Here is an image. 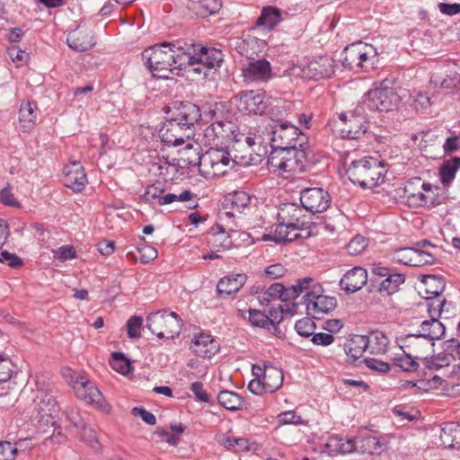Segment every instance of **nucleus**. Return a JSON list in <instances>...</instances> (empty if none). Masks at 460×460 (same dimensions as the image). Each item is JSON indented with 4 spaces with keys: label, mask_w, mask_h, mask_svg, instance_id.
<instances>
[{
    "label": "nucleus",
    "mask_w": 460,
    "mask_h": 460,
    "mask_svg": "<svg viewBox=\"0 0 460 460\" xmlns=\"http://www.w3.org/2000/svg\"><path fill=\"white\" fill-rule=\"evenodd\" d=\"M142 58L153 76L163 79L170 78L175 70L188 69L191 58L184 47L166 41L146 49Z\"/></svg>",
    "instance_id": "nucleus-1"
},
{
    "label": "nucleus",
    "mask_w": 460,
    "mask_h": 460,
    "mask_svg": "<svg viewBox=\"0 0 460 460\" xmlns=\"http://www.w3.org/2000/svg\"><path fill=\"white\" fill-rule=\"evenodd\" d=\"M296 121H289V172H305L310 167L307 158L308 137L305 130L311 127L312 115L297 113Z\"/></svg>",
    "instance_id": "nucleus-2"
},
{
    "label": "nucleus",
    "mask_w": 460,
    "mask_h": 460,
    "mask_svg": "<svg viewBox=\"0 0 460 460\" xmlns=\"http://www.w3.org/2000/svg\"><path fill=\"white\" fill-rule=\"evenodd\" d=\"M296 181L289 177V206L301 204L303 208L313 214L325 211L331 205L330 194L322 188H306L305 180Z\"/></svg>",
    "instance_id": "nucleus-3"
},
{
    "label": "nucleus",
    "mask_w": 460,
    "mask_h": 460,
    "mask_svg": "<svg viewBox=\"0 0 460 460\" xmlns=\"http://www.w3.org/2000/svg\"><path fill=\"white\" fill-rule=\"evenodd\" d=\"M386 172L383 163L372 156L353 160L346 170L349 181L362 189H372L382 184Z\"/></svg>",
    "instance_id": "nucleus-4"
},
{
    "label": "nucleus",
    "mask_w": 460,
    "mask_h": 460,
    "mask_svg": "<svg viewBox=\"0 0 460 460\" xmlns=\"http://www.w3.org/2000/svg\"><path fill=\"white\" fill-rule=\"evenodd\" d=\"M335 72V61L330 56H320L309 59L296 58L289 65V78L314 79L330 78Z\"/></svg>",
    "instance_id": "nucleus-5"
},
{
    "label": "nucleus",
    "mask_w": 460,
    "mask_h": 460,
    "mask_svg": "<svg viewBox=\"0 0 460 460\" xmlns=\"http://www.w3.org/2000/svg\"><path fill=\"white\" fill-rule=\"evenodd\" d=\"M203 135L207 142L212 143L217 139H233L236 144L243 141V138L249 147L253 145H262L264 138L261 134L260 128H254L253 132L250 131L247 136L236 133V126L230 120L222 119L206 125Z\"/></svg>",
    "instance_id": "nucleus-6"
},
{
    "label": "nucleus",
    "mask_w": 460,
    "mask_h": 460,
    "mask_svg": "<svg viewBox=\"0 0 460 460\" xmlns=\"http://www.w3.org/2000/svg\"><path fill=\"white\" fill-rule=\"evenodd\" d=\"M182 327V320L175 312L160 310L146 317V328L159 339L172 340L178 337Z\"/></svg>",
    "instance_id": "nucleus-7"
},
{
    "label": "nucleus",
    "mask_w": 460,
    "mask_h": 460,
    "mask_svg": "<svg viewBox=\"0 0 460 460\" xmlns=\"http://www.w3.org/2000/svg\"><path fill=\"white\" fill-rule=\"evenodd\" d=\"M372 278L370 282L373 289L382 296H392L399 291L400 287L405 282L406 276L396 271L394 268L375 263L371 269Z\"/></svg>",
    "instance_id": "nucleus-8"
},
{
    "label": "nucleus",
    "mask_w": 460,
    "mask_h": 460,
    "mask_svg": "<svg viewBox=\"0 0 460 460\" xmlns=\"http://www.w3.org/2000/svg\"><path fill=\"white\" fill-rule=\"evenodd\" d=\"M391 84L388 79L376 83L375 88L367 93L364 104L371 111H392L400 102V96Z\"/></svg>",
    "instance_id": "nucleus-9"
},
{
    "label": "nucleus",
    "mask_w": 460,
    "mask_h": 460,
    "mask_svg": "<svg viewBox=\"0 0 460 460\" xmlns=\"http://www.w3.org/2000/svg\"><path fill=\"white\" fill-rule=\"evenodd\" d=\"M185 53L191 58L188 68L192 67L196 74L203 73L207 75L205 68L212 69L220 67L224 61V55L221 50L215 48H205L200 45H190L185 48Z\"/></svg>",
    "instance_id": "nucleus-10"
},
{
    "label": "nucleus",
    "mask_w": 460,
    "mask_h": 460,
    "mask_svg": "<svg viewBox=\"0 0 460 460\" xmlns=\"http://www.w3.org/2000/svg\"><path fill=\"white\" fill-rule=\"evenodd\" d=\"M339 119L341 122L340 133L342 138L358 140L365 136L368 128V122L362 106L354 110L341 112Z\"/></svg>",
    "instance_id": "nucleus-11"
},
{
    "label": "nucleus",
    "mask_w": 460,
    "mask_h": 460,
    "mask_svg": "<svg viewBox=\"0 0 460 460\" xmlns=\"http://www.w3.org/2000/svg\"><path fill=\"white\" fill-rule=\"evenodd\" d=\"M232 155L225 149L210 148L203 154L200 174L207 179L219 177L232 168Z\"/></svg>",
    "instance_id": "nucleus-12"
},
{
    "label": "nucleus",
    "mask_w": 460,
    "mask_h": 460,
    "mask_svg": "<svg viewBox=\"0 0 460 460\" xmlns=\"http://www.w3.org/2000/svg\"><path fill=\"white\" fill-rule=\"evenodd\" d=\"M322 286L317 285L303 296V304L305 305L307 314L314 319H321L323 315L329 314L337 307V299L321 294Z\"/></svg>",
    "instance_id": "nucleus-13"
},
{
    "label": "nucleus",
    "mask_w": 460,
    "mask_h": 460,
    "mask_svg": "<svg viewBox=\"0 0 460 460\" xmlns=\"http://www.w3.org/2000/svg\"><path fill=\"white\" fill-rule=\"evenodd\" d=\"M172 118L193 135L195 127L200 123L201 109L190 102H175L172 110Z\"/></svg>",
    "instance_id": "nucleus-14"
},
{
    "label": "nucleus",
    "mask_w": 460,
    "mask_h": 460,
    "mask_svg": "<svg viewBox=\"0 0 460 460\" xmlns=\"http://www.w3.org/2000/svg\"><path fill=\"white\" fill-rule=\"evenodd\" d=\"M191 136V132L187 130L172 117L166 119L159 129L161 141L169 146H181Z\"/></svg>",
    "instance_id": "nucleus-15"
},
{
    "label": "nucleus",
    "mask_w": 460,
    "mask_h": 460,
    "mask_svg": "<svg viewBox=\"0 0 460 460\" xmlns=\"http://www.w3.org/2000/svg\"><path fill=\"white\" fill-rule=\"evenodd\" d=\"M73 386L79 398L86 402L95 404L107 412L110 411L111 407L106 403L102 393L93 382L84 376H77Z\"/></svg>",
    "instance_id": "nucleus-16"
},
{
    "label": "nucleus",
    "mask_w": 460,
    "mask_h": 460,
    "mask_svg": "<svg viewBox=\"0 0 460 460\" xmlns=\"http://www.w3.org/2000/svg\"><path fill=\"white\" fill-rule=\"evenodd\" d=\"M264 97V93L260 91H242L235 97L237 109L249 114H262L267 108Z\"/></svg>",
    "instance_id": "nucleus-17"
},
{
    "label": "nucleus",
    "mask_w": 460,
    "mask_h": 460,
    "mask_svg": "<svg viewBox=\"0 0 460 460\" xmlns=\"http://www.w3.org/2000/svg\"><path fill=\"white\" fill-rule=\"evenodd\" d=\"M242 73L245 82H267L271 77L270 63L265 58H254L242 68Z\"/></svg>",
    "instance_id": "nucleus-18"
},
{
    "label": "nucleus",
    "mask_w": 460,
    "mask_h": 460,
    "mask_svg": "<svg viewBox=\"0 0 460 460\" xmlns=\"http://www.w3.org/2000/svg\"><path fill=\"white\" fill-rule=\"evenodd\" d=\"M288 312L280 304L270 310L269 315L260 310L249 309V321L252 325L261 328H269L270 325L279 324L283 320V314Z\"/></svg>",
    "instance_id": "nucleus-19"
},
{
    "label": "nucleus",
    "mask_w": 460,
    "mask_h": 460,
    "mask_svg": "<svg viewBox=\"0 0 460 460\" xmlns=\"http://www.w3.org/2000/svg\"><path fill=\"white\" fill-rule=\"evenodd\" d=\"M63 181L66 188L74 191H82L87 182L84 168L77 162L67 164L63 171Z\"/></svg>",
    "instance_id": "nucleus-20"
},
{
    "label": "nucleus",
    "mask_w": 460,
    "mask_h": 460,
    "mask_svg": "<svg viewBox=\"0 0 460 460\" xmlns=\"http://www.w3.org/2000/svg\"><path fill=\"white\" fill-rule=\"evenodd\" d=\"M367 271L362 267H354L347 271L340 280V287L348 294L361 289L367 282Z\"/></svg>",
    "instance_id": "nucleus-21"
},
{
    "label": "nucleus",
    "mask_w": 460,
    "mask_h": 460,
    "mask_svg": "<svg viewBox=\"0 0 460 460\" xmlns=\"http://www.w3.org/2000/svg\"><path fill=\"white\" fill-rule=\"evenodd\" d=\"M354 444V452L361 454L376 455L380 454L387 441L384 438H378L369 434H359L351 438Z\"/></svg>",
    "instance_id": "nucleus-22"
},
{
    "label": "nucleus",
    "mask_w": 460,
    "mask_h": 460,
    "mask_svg": "<svg viewBox=\"0 0 460 460\" xmlns=\"http://www.w3.org/2000/svg\"><path fill=\"white\" fill-rule=\"evenodd\" d=\"M282 21L281 12L273 6H264L254 24L248 29L249 32L256 30L272 31Z\"/></svg>",
    "instance_id": "nucleus-23"
},
{
    "label": "nucleus",
    "mask_w": 460,
    "mask_h": 460,
    "mask_svg": "<svg viewBox=\"0 0 460 460\" xmlns=\"http://www.w3.org/2000/svg\"><path fill=\"white\" fill-rule=\"evenodd\" d=\"M319 452L329 456H334L338 454H350L354 452V444L350 438L330 437L326 442L319 446Z\"/></svg>",
    "instance_id": "nucleus-24"
},
{
    "label": "nucleus",
    "mask_w": 460,
    "mask_h": 460,
    "mask_svg": "<svg viewBox=\"0 0 460 460\" xmlns=\"http://www.w3.org/2000/svg\"><path fill=\"white\" fill-rule=\"evenodd\" d=\"M190 349L198 357L210 358L219 350V345L211 335L200 333L192 341Z\"/></svg>",
    "instance_id": "nucleus-25"
},
{
    "label": "nucleus",
    "mask_w": 460,
    "mask_h": 460,
    "mask_svg": "<svg viewBox=\"0 0 460 460\" xmlns=\"http://www.w3.org/2000/svg\"><path fill=\"white\" fill-rule=\"evenodd\" d=\"M66 43L72 49L84 52L91 49L95 42L91 32L87 30H75L67 34Z\"/></svg>",
    "instance_id": "nucleus-26"
},
{
    "label": "nucleus",
    "mask_w": 460,
    "mask_h": 460,
    "mask_svg": "<svg viewBox=\"0 0 460 460\" xmlns=\"http://www.w3.org/2000/svg\"><path fill=\"white\" fill-rule=\"evenodd\" d=\"M247 277L245 274H231L219 279L217 285V291L220 296H230L238 292L245 284Z\"/></svg>",
    "instance_id": "nucleus-27"
},
{
    "label": "nucleus",
    "mask_w": 460,
    "mask_h": 460,
    "mask_svg": "<svg viewBox=\"0 0 460 460\" xmlns=\"http://www.w3.org/2000/svg\"><path fill=\"white\" fill-rule=\"evenodd\" d=\"M420 189L424 190V196H418L415 199L414 205H423V207H436L443 203L445 196L439 194L440 188L432 185L429 182H422Z\"/></svg>",
    "instance_id": "nucleus-28"
},
{
    "label": "nucleus",
    "mask_w": 460,
    "mask_h": 460,
    "mask_svg": "<svg viewBox=\"0 0 460 460\" xmlns=\"http://www.w3.org/2000/svg\"><path fill=\"white\" fill-rule=\"evenodd\" d=\"M200 150L201 147L199 144H196V146L188 144L180 153L178 165L181 168L198 166L199 172H200V164H202L203 162V154L200 155Z\"/></svg>",
    "instance_id": "nucleus-29"
},
{
    "label": "nucleus",
    "mask_w": 460,
    "mask_h": 460,
    "mask_svg": "<svg viewBox=\"0 0 460 460\" xmlns=\"http://www.w3.org/2000/svg\"><path fill=\"white\" fill-rule=\"evenodd\" d=\"M264 43V40L248 35L246 38L236 40L234 48L241 56L245 57L248 60H253L259 56L258 49Z\"/></svg>",
    "instance_id": "nucleus-30"
},
{
    "label": "nucleus",
    "mask_w": 460,
    "mask_h": 460,
    "mask_svg": "<svg viewBox=\"0 0 460 460\" xmlns=\"http://www.w3.org/2000/svg\"><path fill=\"white\" fill-rule=\"evenodd\" d=\"M443 349L445 351L450 352L449 355H445L443 357H437L430 361L427 362V367L429 369H438L444 366H447L449 364V360L451 358H454L452 353L456 352L460 360V341L458 339H449L443 343Z\"/></svg>",
    "instance_id": "nucleus-31"
},
{
    "label": "nucleus",
    "mask_w": 460,
    "mask_h": 460,
    "mask_svg": "<svg viewBox=\"0 0 460 460\" xmlns=\"http://www.w3.org/2000/svg\"><path fill=\"white\" fill-rule=\"evenodd\" d=\"M368 341L367 335H353L344 344V351L351 362L361 358L367 350Z\"/></svg>",
    "instance_id": "nucleus-32"
},
{
    "label": "nucleus",
    "mask_w": 460,
    "mask_h": 460,
    "mask_svg": "<svg viewBox=\"0 0 460 460\" xmlns=\"http://www.w3.org/2000/svg\"><path fill=\"white\" fill-rule=\"evenodd\" d=\"M359 58L358 72H368L375 68L376 64L378 61L376 49L367 43L358 41Z\"/></svg>",
    "instance_id": "nucleus-33"
},
{
    "label": "nucleus",
    "mask_w": 460,
    "mask_h": 460,
    "mask_svg": "<svg viewBox=\"0 0 460 460\" xmlns=\"http://www.w3.org/2000/svg\"><path fill=\"white\" fill-rule=\"evenodd\" d=\"M314 282V279L311 277H305L303 279H296V283L292 286H289V316H292L297 314L299 304L295 301L298 296H300L304 292L308 291L312 283Z\"/></svg>",
    "instance_id": "nucleus-34"
},
{
    "label": "nucleus",
    "mask_w": 460,
    "mask_h": 460,
    "mask_svg": "<svg viewBox=\"0 0 460 460\" xmlns=\"http://www.w3.org/2000/svg\"><path fill=\"white\" fill-rule=\"evenodd\" d=\"M440 440L445 447L460 448V424L446 422L441 428Z\"/></svg>",
    "instance_id": "nucleus-35"
},
{
    "label": "nucleus",
    "mask_w": 460,
    "mask_h": 460,
    "mask_svg": "<svg viewBox=\"0 0 460 460\" xmlns=\"http://www.w3.org/2000/svg\"><path fill=\"white\" fill-rule=\"evenodd\" d=\"M288 150L271 147L268 166L273 173L283 174L287 171Z\"/></svg>",
    "instance_id": "nucleus-36"
},
{
    "label": "nucleus",
    "mask_w": 460,
    "mask_h": 460,
    "mask_svg": "<svg viewBox=\"0 0 460 460\" xmlns=\"http://www.w3.org/2000/svg\"><path fill=\"white\" fill-rule=\"evenodd\" d=\"M311 234V222L307 217L289 220V243L298 238H306Z\"/></svg>",
    "instance_id": "nucleus-37"
},
{
    "label": "nucleus",
    "mask_w": 460,
    "mask_h": 460,
    "mask_svg": "<svg viewBox=\"0 0 460 460\" xmlns=\"http://www.w3.org/2000/svg\"><path fill=\"white\" fill-rule=\"evenodd\" d=\"M420 282L425 286V293L429 297H439L446 288L445 279L436 275H422Z\"/></svg>",
    "instance_id": "nucleus-38"
},
{
    "label": "nucleus",
    "mask_w": 460,
    "mask_h": 460,
    "mask_svg": "<svg viewBox=\"0 0 460 460\" xmlns=\"http://www.w3.org/2000/svg\"><path fill=\"white\" fill-rule=\"evenodd\" d=\"M460 168V157L454 156L446 160L439 167V178L444 186H448L454 180Z\"/></svg>",
    "instance_id": "nucleus-39"
},
{
    "label": "nucleus",
    "mask_w": 460,
    "mask_h": 460,
    "mask_svg": "<svg viewBox=\"0 0 460 460\" xmlns=\"http://www.w3.org/2000/svg\"><path fill=\"white\" fill-rule=\"evenodd\" d=\"M361 57L359 54L358 41L347 46L342 53L341 61L345 68L358 72V60Z\"/></svg>",
    "instance_id": "nucleus-40"
},
{
    "label": "nucleus",
    "mask_w": 460,
    "mask_h": 460,
    "mask_svg": "<svg viewBox=\"0 0 460 460\" xmlns=\"http://www.w3.org/2000/svg\"><path fill=\"white\" fill-rule=\"evenodd\" d=\"M201 109V119L199 126L225 119L224 107L220 103L203 105Z\"/></svg>",
    "instance_id": "nucleus-41"
},
{
    "label": "nucleus",
    "mask_w": 460,
    "mask_h": 460,
    "mask_svg": "<svg viewBox=\"0 0 460 460\" xmlns=\"http://www.w3.org/2000/svg\"><path fill=\"white\" fill-rule=\"evenodd\" d=\"M266 392L273 393L278 390L284 380L282 370L274 367H266L262 376Z\"/></svg>",
    "instance_id": "nucleus-42"
},
{
    "label": "nucleus",
    "mask_w": 460,
    "mask_h": 460,
    "mask_svg": "<svg viewBox=\"0 0 460 460\" xmlns=\"http://www.w3.org/2000/svg\"><path fill=\"white\" fill-rule=\"evenodd\" d=\"M367 349L371 354H385L389 344L388 337L380 331H374L367 336Z\"/></svg>",
    "instance_id": "nucleus-43"
},
{
    "label": "nucleus",
    "mask_w": 460,
    "mask_h": 460,
    "mask_svg": "<svg viewBox=\"0 0 460 460\" xmlns=\"http://www.w3.org/2000/svg\"><path fill=\"white\" fill-rule=\"evenodd\" d=\"M36 110L37 104L35 102L30 101L22 102L19 119L21 123H23L22 128L30 129L35 125L37 119Z\"/></svg>",
    "instance_id": "nucleus-44"
},
{
    "label": "nucleus",
    "mask_w": 460,
    "mask_h": 460,
    "mask_svg": "<svg viewBox=\"0 0 460 460\" xmlns=\"http://www.w3.org/2000/svg\"><path fill=\"white\" fill-rule=\"evenodd\" d=\"M421 179L419 177H415L410 181H408L402 189V195L401 196L402 199H405V202L410 208H421L423 205H413L415 204V199H417L418 196H424V190H418L416 191L415 190V184H420Z\"/></svg>",
    "instance_id": "nucleus-45"
},
{
    "label": "nucleus",
    "mask_w": 460,
    "mask_h": 460,
    "mask_svg": "<svg viewBox=\"0 0 460 460\" xmlns=\"http://www.w3.org/2000/svg\"><path fill=\"white\" fill-rule=\"evenodd\" d=\"M241 146L242 141L238 144L235 143V145L233 146L232 151L234 152V155H232L231 165L233 166L234 164H236L243 166H248L252 164L253 163H256L257 160L252 156V153L249 152V149H251L252 151H255L253 146H257V144L253 145L252 147H249V146L247 145L245 152H242L239 149ZM258 146L260 147L261 145L258 144Z\"/></svg>",
    "instance_id": "nucleus-46"
},
{
    "label": "nucleus",
    "mask_w": 460,
    "mask_h": 460,
    "mask_svg": "<svg viewBox=\"0 0 460 460\" xmlns=\"http://www.w3.org/2000/svg\"><path fill=\"white\" fill-rule=\"evenodd\" d=\"M217 401L221 406L232 411L239 410L243 403L238 394L228 390L219 392Z\"/></svg>",
    "instance_id": "nucleus-47"
},
{
    "label": "nucleus",
    "mask_w": 460,
    "mask_h": 460,
    "mask_svg": "<svg viewBox=\"0 0 460 460\" xmlns=\"http://www.w3.org/2000/svg\"><path fill=\"white\" fill-rule=\"evenodd\" d=\"M211 230L212 236L209 243H211L214 247L222 250H228L231 248L233 244L232 239L221 225H215Z\"/></svg>",
    "instance_id": "nucleus-48"
},
{
    "label": "nucleus",
    "mask_w": 460,
    "mask_h": 460,
    "mask_svg": "<svg viewBox=\"0 0 460 460\" xmlns=\"http://www.w3.org/2000/svg\"><path fill=\"white\" fill-rule=\"evenodd\" d=\"M279 224L276 226L273 234H265L262 236L264 241H273L276 243L282 244L288 243V225L285 224V217L278 213Z\"/></svg>",
    "instance_id": "nucleus-49"
},
{
    "label": "nucleus",
    "mask_w": 460,
    "mask_h": 460,
    "mask_svg": "<svg viewBox=\"0 0 460 460\" xmlns=\"http://www.w3.org/2000/svg\"><path fill=\"white\" fill-rule=\"evenodd\" d=\"M287 128L288 122L280 120L279 127L271 131L270 147L288 150Z\"/></svg>",
    "instance_id": "nucleus-50"
},
{
    "label": "nucleus",
    "mask_w": 460,
    "mask_h": 460,
    "mask_svg": "<svg viewBox=\"0 0 460 460\" xmlns=\"http://www.w3.org/2000/svg\"><path fill=\"white\" fill-rule=\"evenodd\" d=\"M286 288L281 283H274L263 294L261 304H269L270 300H280L281 302L287 303L288 297L285 294ZM287 305V304H285Z\"/></svg>",
    "instance_id": "nucleus-51"
},
{
    "label": "nucleus",
    "mask_w": 460,
    "mask_h": 460,
    "mask_svg": "<svg viewBox=\"0 0 460 460\" xmlns=\"http://www.w3.org/2000/svg\"><path fill=\"white\" fill-rule=\"evenodd\" d=\"M440 311L432 314V331L426 333V340L433 346L435 340L441 339L446 332L445 325L438 321Z\"/></svg>",
    "instance_id": "nucleus-52"
},
{
    "label": "nucleus",
    "mask_w": 460,
    "mask_h": 460,
    "mask_svg": "<svg viewBox=\"0 0 460 460\" xmlns=\"http://www.w3.org/2000/svg\"><path fill=\"white\" fill-rule=\"evenodd\" d=\"M414 248L411 247H402L396 249L393 253V261L407 266L414 267Z\"/></svg>",
    "instance_id": "nucleus-53"
},
{
    "label": "nucleus",
    "mask_w": 460,
    "mask_h": 460,
    "mask_svg": "<svg viewBox=\"0 0 460 460\" xmlns=\"http://www.w3.org/2000/svg\"><path fill=\"white\" fill-rule=\"evenodd\" d=\"M111 365L112 368L121 375H127L131 371V363L121 352H113Z\"/></svg>",
    "instance_id": "nucleus-54"
},
{
    "label": "nucleus",
    "mask_w": 460,
    "mask_h": 460,
    "mask_svg": "<svg viewBox=\"0 0 460 460\" xmlns=\"http://www.w3.org/2000/svg\"><path fill=\"white\" fill-rule=\"evenodd\" d=\"M39 405V412L45 415L52 416L58 411V402L53 395L49 394H42Z\"/></svg>",
    "instance_id": "nucleus-55"
},
{
    "label": "nucleus",
    "mask_w": 460,
    "mask_h": 460,
    "mask_svg": "<svg viewBox=\"0 0 460 460\" xmlns=\"http://www.w3.org/2000/svg\"><path fill=\"white\" fill-rule=\"evenodd\" d=\"M180 166L177 164H172L167 160L161 161L157 164L158 174L165 181H173L178 173Z\"/></svg>",
    "instance_id": "nucleus-56"
},
{
    "label": "nucleus",
    "mask_w": 460,
    "mask_h": 460,
    "mask_svg": "<svg viewBox=\"0 0 460 460\" xmlns=\"http://www.w3.org/2000/svg\"><path fill=\"white\" fill-rule=\"evenodd\" d=\"M414 267L432 265L436 261L437 252L429 250L414 248Z\"/></svg>",
    "instance_id": "nucleus-57"
},
{
    "label": "nucleus",
    "mask_w": 460,
    "mask_h": 460,
    "mask_svg": "<svg viewBox=\"0 0 460 460\" xmlns=\"http://www.w3.org/2000/svg\"><path fill=\"white\" fill-rule=\"evenodd\" d=\"M316 324L309 317H304L296 321L295 330L296 333L303 338H309L315 332Z\"/></svg>",
    "instance_id": "nucleus-58"
},
{
    "label": "nucleus",
    "mask_w": 460,
    "mask_h": 460,
    "mask_svg": "<svg viewBox=\"0 0 460 460\" xmlns=\"http://www.w3.org/2000/svg\"><path fill=\"white\" fill-rule=\"evenodd\" d=\"M368 246V239L361 234L354 236L347 244L346 249L349 254L357 256L362 253Z\"/></svg>",
    "instance_id": "nucleus-59"
},
{
    "label": "nucleus",
    "mask_w": 460,
    "mask_h": 460,
    "mask_svg": "<svg viewBox=\"0 0 460 460\" xmlns=\"http://www.w3.org/2000/svg\"><path fill=\"white\" fill-rule=\"evenodd\" d=\"M143 326V318L138 315L131 316L127 322V333L130 339H138Z\"/></svg>",
    "instance_id": "nucleus-60"
},
{
    "label": "nucleus",
    "mask_w": 460,
    "mask_h": 460,
    "mask_svg": "<svg viewBox=\"0 0 460 460\" xmlns=\"http://www.w3.org/2000/svg\"><path fill=\"white\" fill-rule=\"evenodd\" d=\"M13 362L9 357L0 353V383L8 381L13 374Z\"/></svg>",
    "instance_id": "nucleus-61"
},
{
    "label": "nucleus",
    "mask_w": 460,
    "mask_h": 460,
    "mask_svg": "<svg viewBox=\"0 0 460 460\" xmlns=\"http://www.w3.org/2000/svg\"><path fill=\"white\" fill-rule=\"evenodd\" d=\"M164 191V190L160 186L159 183L151 184L146 188L142 198L146 202L149 203H152L154 200L158 201Z\"/></svg>",
    "instance_id": "nucleus-62"
},
{
    "label": "nucleus",
    "mask_w": 460,
    "mask_h": 460,
    "mask_svg": "<svg viewBox=\"0 0 460 460\" xmlns=\"http://www.w3.org/2000/svg\"><path fill=\"white\" fill-rule=\"evenodd\" d=\"M18 449L9 441H0V460H15Z\"/></svg>",
    "instance_id": "nucleus-63"
},
{
    "label": "nucleus",
    "mask_w": 460,
    "mask_h": 460,
    "mask_svg": "<svg viewBox=\"0 0 460 460\" xmlns=\"http://www.w3.org/2000/svg\"><path fill=\"white\" fill-rule=\"evenodd\" d=\"M231 202L233 208H235L237 212L242 213L250 203V197L243 191L234 192Z\"/></svg>",
    "instance_id": "nucleus-64"
}]
</instances>
